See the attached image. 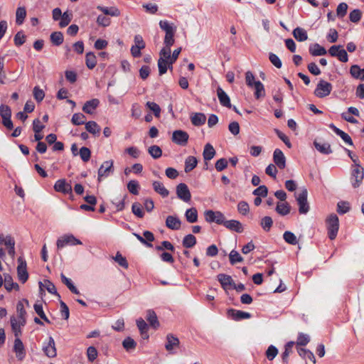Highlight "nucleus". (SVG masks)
I'll list each match as a JSON object with an SVG mask.
<instances>
[{
  "label": "nucleus",
  "mask_w": 364,
  "mask_h": 364,
  "mask_svg": "<svg viewBox=\"0 0 364 364\" xmlns=\"http://www.w3.org/2000/svg\"><path fill=\"white\" fill-rule=\"evenodd\" d=\"M245 82L248 87L255 89V97L259 99L265 96V90L264 85L259 80H255V75L251 71L245 73Z\"/></svg>",
  "instance_id": "f257e3e1"
},
{
  "label": "nucleus",
  "mask_w": 364,
  "mask_h": 364,
  "mask_svg": "<svg viewBox=\"0 0 364 364\" xmlns=\"http://www.w3.org/2000/svg\"><path fill=\"white\" fill-rule=\"evenodd\" d=\"M328 235L330 240H334L339 229V220L336 214H331L326 219Z\"/></svg>",
  "instance_id": "f03ea898"
},
{
  "label": "nucleus",
  "mask_w": 364,
  "mask_h": 364,
  "mask_svg": "<svg viewBox=\"0 0 364 364\" xmlns=\"http://www.w3.org/2000/svg\"><path fill=\"white\" fill-rule=\"evenodd\" d=\"M364 178V168L359 164H355L353 166L351 172V183L353 188H358L361 184Z\"/></svg>",
  "instance_id": "7ed1b4c3"
},
{
  "label": "nucleus",
  "mask_w": 364,
  "mask_h": 364,
  "mask_svg": "<svg viewBox=\"0 0 364 364\" xmlns=\"http://www.w3.org/2000/svg\"><path fill=\"white\" fill-rule=\"evenodd\" d=\"M307 196L308 192L306 188H303L299 193L295 194L300 214H306L309 210V205L307 202Z\"/></svg>",
  "instance_id": "20e7f679"
},
{
  "label": "nucleus",
  "mask_w": 364,
  "mask_h": 364,
  "mask_svg": "<svg viewBox=\"0 0 364 364\" xmlns=\"http://www.w3.org/2000/svg\"><path fill=\"white\" fill-rule=\"evenodd\" d=\"M332 88V85L330 82L320 80L314 90V95L319 98L325 97L330 95Z\"/></svg>",
  "instance_id": "39448f33"
},
{
  "label": "nucleus",
  "mask_w": 364,
  "mask_h": 364,
  "mask_svg": "<svg viewBox=\"0 0 364 364\" xmlns=\"http://www.w3.org/2000/svg\"><path fill=\"white\" fill-rule=\"evenodd\" d=\"M113 160L105 161L100 167L97 172V180L100 181L102 178L108 177L113 171Z\"/></svg>",
  "instance_id": "423d86ee"
},
{
  "label": "nucleus",
  "mask_w": 364,
  "mask_h": 364,
  "mask_svg": "<svg viewBox=\"0 0 364 364\" xmlns=\"http://www.w3.org/2000/svg\"><path fill=\"white\" fill-rule=\"evenodd\" d=\"M205 219L208 223H215L219 225H223L225 218L220 211H213L208 210L204 213Z\"/></svg>",
  "instance_id": "0eeeda50"
},
{
  "label": "nucleus",
  "mask_w": 364,
  "mask_h": 364,
  "mask_svg": "<svg viewBox=\"0 0 364 364\" xmlns=\"http://www.w3.org/2000/svg\"><path fill=\"white\" fill-rule=\"evenodd\" d=\"M56 245L58 249H61L66 245H82V242L73 235H65L58 239Z\"/></svg>",
  "instance_id": "6e6552de"
},
{
  "label": "nucleus",
  "mask_w": 364,
  "mask_h": 364,
  "mask_svg": "<svg viewBox=\"0 0 364 364\" xmlns=\"http://www.w3.org/2000/svg\"><path fill=\"white\" fill-rule=\"evenodd\" d=\"M177 197L181 200L188 203L191 199V194L186 183H181L176 186V189Z\"/></svg>",
  "instance_id": "1a4fd4ad"
},
{
  "label": "nucleus",
  "mask_w": 364,
  "mask_h": 364,
  "mask_svg": "<svg viewBox=\"0 0 364 364\" xmlns=\"http://www.w3.org/2000/svg\"><path fill=\"white\" fill-rule=\"evenodd\" d=\"M17 274L20 282L25 283L28 278V274L26 268L25 259L20 257L18 258Z\"/></svg>",
  "instance_id": "9d476101"
},
{
  "label": "nucleus",
  "mask_w": 364,
  "mask_h": 364,
  "mask_svg": "<svg viewBox=\"0 0 364 364\" xmlns=\"http://www.w3.org/2000/svg\"><path fill=\"white\" fill-rule=\"evenodd\" d=\"M189 139L188 134L183 130H176L172 134V141L180 146H186Z\"/></svg>",
  "instance_id": "9b49d317"
},
{
  "label": "nucleus",
  "mask_w": 364,
  "mask_h": 364,
  "mask_svg": "<svg viewBox=\"0 0 364 364\" xmlns=\"http://www.w3.org/2000/svg\"><path fill=\"white\" fill-rule=\"evenodd\" d=\"M10 320L11 328L15 336V338H20V336L22 333L21 327L25 326L26 320L21 319V321L14 316H11Z\"/></svg>",
  "instance_id": "f8f14e48"
},
{
  "label": "nucleus",
  "mask_w": 364,
  "mask_h": 364,
  "mask_svg": "<svg viewBox=\"0 0 364 364\" xmlns=\"http://www.w3.org/2000/svg\"><path fill=\"white\" fill-rule=\"evenodd\" d=\"M43 350L48 358H55L57 355L55 341L51 336L49 337L48 341L44 343Z\"/></svg>",
  "instance_id": "ddd939ff"
},
{
  "label": "nucleus",
  "mask_w": 364,
  "mask_h": 364,
  "mask_svg": "<svg viewBox=\"0 0 364 364\" xmlns=\"http://www.w3.org/2000/svg\"><path fill=\"white\" fill-rule=\"evenodd\" d=\"M14 351L16 357L18 360H23L26 357V350L23 342L20 338H15L14 345Z\"/></svg>",
  "instance_id": "4468645a"
},
{
  "label": "nucleus",
  "mask_w": 364,
  "mask_h": 364,
  "mask_svg": "<svg viewBox=\"0 0 364 364\" xmlns=\"http://www.w3.org/2000/svg\"><path fill=\"white\" fill-rule=\"evenodd\" d=\"M54 189L64 194H72V186L65 179L58 180L54 185Z\"/></svg>",
  "instance_id": "2eb2a0df"
},
{
  "label": "nucleus",
  "mask_w": 364,
  "mask_h": 364,
  "mask_svg": "<svg viewBox=\"0 0 364 364\" xmlns=\"http://www.w3.org/2000/svg\"><path fill=\"white\" fill-rule=\"evenodd\" d=\"M273 161L275 165L280 169L286 166V157L279 149H276L273 153Z\"/></svg>",
  "instance_id": "dca6fc26"
},
{
  "label": "nucleus",
  "mask_w": 364,
  "mask_h": 364,
  "mask_svg": "<svg viewBox=\"0 0 364 364\" xmlns=\"http://www.w3.org/2000/svg\"><path fill=\"white\" fill-rule=\"evenodd\" d=\"M228 316L235 321L247 319L251 317V314L240 310L230 309L228 310Z\"/></svg>",
  "instance_id": "f3484780"
},
{
  "label": "nucleus",
  "mask_w": 364,
  "mask_h": 364,
  "mask_svg": "<svg viewBox=\"0 0 364 364\" xmlns=\"http://www.w3.org/2000/svg\"><path fill=\"white\" fill-rule=\"evenodd\" d=\"M180 341L178 338L172 334H168L166 336V343L165 344V348L167 351L171 353H173V350L179 346Z\"/></svg>",
  "instance_id": "a211bd4d"
},
{
  "label": "nucleus",
  "mask_w": 364,
  "mask_h": 364,
  "mask_svg": "<svg viewBox=\"0 0 364 364\" xmlns=\"http://www.w3.org/2000/svg\"><path fill=\"white\" fill-rule=\"evenodd\" d=\"M217 277L222 287L225 290L232 288V286L234 285V281L230 276L225 274H220Z\"/></svg>",
  "instance_id": "6ab92c4d"
},
{
  "label": "nucleus",
  "mask_w": 364,
  "mask_h": 364,
  "mask_svg": "<svg viewBox=\"0 0 364 364\" xmlns=\"http://www.w3.org/2000/svg\"><path fill=\"white\" fill-rule=\"evenodd\" d=\"M223 225L226 228H228L232 231H235V232H240V233L243 232V227H242V223L240 221L236 220H225Z\"/></svg>",
  "instance_id": "aec40b11"
},
{
  "label": "nucleus",
  "mask_w": 364,
  "mask_h": 364,
  "mask_svg": "<svg viewBox=\"0 0 364 364\" xmlns=\"http://www.w3.org/2000/svg\"><path fill=\"white\" fill-rule=\"evenodd\" d=\"M181 221L180 219L173 215H168L166 220V226L173 230H177L181 228Z\"/></svg>",
  "instance_id": "412c9836"
},
{
  "label": "nucleus",
  "mask_w": 364,
  "mask_h": 364,
  "mask_svg": "<svg viewBox=\"0 0 364 364\" xmlns=\"http://www.w3.org/2000/svg\"><path fill=\"white\" fill-rule=\"evenodd\" d=\"M330 128L337 134L347 144L350 146L353 145V142L350 138V136L341 129L336 127L333 124H331L329 125Z\"/></svg>",
  "instance_id": "4be33fe9"
},
{
  "label": "nucleus",
  "mask_w": 364,
  "mask_h": 364,
  "mask_svg": "<svg viewBox=\"0 0 364 364\" xmlns=\"http://www.w3.org/2000/svg\"><path fill=\"white\" fill-rule=\"evenodd\" d=\"M217 95L221 105L229 108L231 107L229 96L220 87H218L217 89Z\"/></svg>",
  "instance_id": "5701e85b"
},
{
  "label": "nucleus",
  "mask_w": 364,
  "mask_h": 364,
  "mask_svg": "<svg viewBox=\"0 0 364 364\" xmlns=\"http://www.w3.org/2000/svg\"><path fill=\"white\" fill-rule=\"evenodd\" d=\"M100 101L98 99H92L87 101L82 107V111L87 114H92L95 109L99 106Z\"/></svg>",
  "instance_id": "b1692460"
},
{
  "label": "nucleus",
  "mask_w": 364,
  "mask_h": 364,
  "mask_svg": "<svg viewBox=\"0 0 364 364\" xmlns=\"http://www.w3.org/2000/svg\"><path fill=\"white\" fill-rule=\"evenodd\" d=\"M4 287L8 291H11L14 289L18 290L19 288L18 284L14 282L12 277L9 274H4Z\"/></svg>",
  "instance_id": "393cba45"
},
{
  "label": "nucleus",
  "mask_w": 364,
  "mask_h": 364,
  "mask_svg": "<svg viewBox=\"0 0 364 364\" xmlns=\"http://www.w3.org/2000/svg\"><path fill=\"white\" fill-rule=\"evenodd\" d=\"M152 186L154 190L163 198H166L168 196L169 191L165 188L161 182L155 181L152 183Z\"/></svg>",
  "instance_id": "a878e982"
},
{
  "label": "nucleus",
  "mask_w": 364,
  "mask_h": 364,
  "mask_svg": "<svg viewBox=\"0 0 364 364\" xmlns=\"http://www.w3.org/2000/svg\"><path fill=\"white\" fill-rule=\"evenodd\" d=\"M350 73L353 77L364 80V68H360L359 65H352L350 68Z\"/></svg>",
  "instance_id": "bb28decb"
},
{
  "label": "nucleus",
  "mask_w": 364,
  "mask_h": 364,
  "mask_svg": "<svg viewBox=\"0 0 364 364\" xmlns=\"http://www.w3.org/2000/svg\"><path fill=\"white\" fill-rule=\"evenodd\" d=\"M191 121L194 126H201L205 124L206 117L203 113L197 112L191 117Z\"/></svg>",
  "instance_id": "cd10ccee"
},
{
  "label": "nucleus",
  "mask_w": 364,
  "mask_h": 364,
  "mask_svg": "<svg viewBox=\"0 0 364 364\" xmlns=\"http://www.w3.org/2000/svg\"><path fill=\"white\" fill-rule=\"evenodd\" d=\"M314 144L317 151L323 154H329L332 153L331 145L328 143H320L314 141Z\"/></svg>",
  "instance_id": "c85d7f7f"
},
{
  "label": "nucleus",
  "mask_w": 364,
  "mask_h": 364,
  "mask_svg": "<svg viewBox=\"0 0 364 364\" xmlns=\"http://www.w3.org/2000/svg\"><path fill=\"white\" fill-rule=\"evenodd\" d=\"M198 164V160L195 156H189L185 160V168L186 173H188L194 169Z\"/></svg>",
  "instance_id": "c756f323"
},
{
  "label": "nucleus",
  "mask_w": 364,
  "mask_h": 364,
  "mask_svg": "<svg viewBox=\"0 0 364 364\" xmlns=\"http://www.w3.org/2000/svg\"><path fill=\"white\" fill-rule=\"evenodd\" d=\"M292 33L296 40L299 42L305 41L308 38L306 31L300 27L294 28Z\"/></svg>",
  "instance_id": "7c9ffc66"
},
{
  "label": "nucleus",
  "mask_w": 364,
  "mask_h": 364,
  "mask_svg": "<svg viewBox=\"0 0 364 364\" xmlns=\"http://www.w3.org/2000/svg\"><path fill=\"white\" fill-rule=\"evenodd\" d=\"M309 53L313 56H320L326 55L327 51L325 48L320 46L318 43H314L313 46H310Z\"/></svg>",
  "instance_id": "2f4dec72"
},
{
  "label": "nucleus",
  "mask_w": 364,
  "mask_h": 364,
  "mask_svg": "<svg viewBox=\"0 0 364 364\" xmlns=\"http://www.w3.org/2000/svg\"><path fill=\"white\" fill-rule=\"evenodd\" d=\"M146 320L149 322V324L154 328H156L159 326V322L157 318L156 313L149 309L146 311Z\"/></svg>",
  "instance_id": "473e14b6"
},
{
  "label": "nucleus",
  "mask_w": 364,
  "mask_h": 364,
  "mask_svg": "<svg viewBox=\"0 0 364 364\" xmlns=\"http://www.w3.org/2000/svg\"><path fill=\"white\" fill-rule=\"evenodd\" d=\"M215 155V150L210 144H206L203 152V159L205 161L211 160Z\"/></svg>",
  "instance_id": "72a5a7b5"
},
{
  "label": "nucleus",
  "mask_w": 364,
  "mask_h": 364,
  "mask_svg": "<svg viewBox=\"0 0 364 364\" xmlns=\"http://www.w3.org/2000/svg\"><path fill=\"white\" fill-rule=\"evenodd\" d=\"M97 9L102 11L105 15H109L111 16H119L120 15L119 10L114 6L109 8L99 6Z\"/></svg>",
  "instance_id": "f704fd0d"
},
{
  "label": "nucleus",
  "mask_w": 364,
  "mask_h": 364,
  "mask_svg": "<svg viewBox=\"0 0 364 364\" xmlns=\"http://www.w3.org/2000/svg\"><path fill=\"white\" fill-rule=\"evenodd\" d=\"M159 55H163V58L171 65H173L178 59L176 58H173V56L171 55V48H163L159 52Z\"/></svg>",
  "instance_id": "c9c22d12"
},
{
  "label": "nucleus",
  "mask_w": 364,
  "mask_h": 364,
  "mask_svg": "<svg viewBox=\"0 0 364 364\" xmlns=\"http://www.w3.org/2000/svg\"><path fill=\"white\" fill-rule=\"evenodd\" d=\"M185 216L187 220V221L190 223H193L197 222L198 220V211L196 208H191L189 209H187L185 213Z\"/></svg>",
  "instance_id": "e433bc0d"
},
{
  "label": "nucleus",
  "mask_w": 364,
  "mask_h": 364,
  "mask_svg": "<svg viewBox=\"0 0 364 364\" xmlns=\"http://www.w3.org/2000/svg\"><path fill=\"white\" fill-rule=\"evenodd\" d=\"M276 211L280 215H287L290 213V205L287 202L278 203L277 204Z\"/></svg>",
  "instance_id": "4c0bfd02"
},
{
  "label": "nucleus",
  "mask_w": 364,
  "mask_h": 364,
  "mask_svg": "<svg viewBox=\"0 0 364 364\" xmlns=\"http://www.w3.org/2000/svg\"><path fill=\"white\" fill-rule=\"evenodd\" d=\"M159 24L161 29L165 31L166 33H176V28L173 23H169L168 21L161 20L159 21Z\"/></svg>",
  "instance_id": "58836bf2"
},
{
  "label": "nucleus",
  "mask_w": 364,
  "mask_h": 364,
  "mask_svg": "<svg viewBox=\"0 0 364 364\" xmlns=\"http://www.w3.org/2000/svg\"><path fill=\"white\" fill-rule=\"evenodd\" d=\"M63 34L60 31H55L50 34V41L54 46H60L63 43Z\"/></svg>",
  "instance_id": "ea45409f"
},
{
  "label": "nucleus",
  "mask_w": 364,
  "mask_h": 364,
  "mask_svg": "<svg viewBox=\"0 0 364 364\" xmlns=\"http://www.w3.org/2000/svg\"><path fill=\"white\" fill-rule=\"evenodd\" d=\"M136 326L144 338H147L148 325L141 318L136 320Z\"/></svg>",
  "instance_id": "a19ab883"
},
{
  "label": "nucleus",
  "mask_w": 364,
  "mask_h": 364,
  "mask_svg": "<svg viewBox=\"0 0 364 364\" xmlns=\"http://www.w3.org/2000/svg\"><path fill=\"white\" fill-rule=\"evenodd\" d=\"M182 244L186 248H191L196 244V238L192 234H188L183 237Z\"/></svg>",
  "instance_id": "79ce46f5"
},
{
  "label": "nucleus",
  "mask_w": 364,
  "mask_h": 364,
  "mask_svg": "<svg viewBox=\"0 0 364 364\" xmlns=\"http://www.w3.org/2000/svg\"><path fill=\"white\" fill-rule=\"evenodd\" d=\"M85 64H86L87 67L90 70L93 69L96 66L97 58L93 53L89 52L86 54Z\"/></svg>",
  "instance_id": "37998d69"
},
{
  "label": "nucleus",
  "mask_w": 364,
  "mask_h": 364,
  "mask_svg": "<svg viewBox=\"0 0 364 364\" xmlns=\"http://www.w3.org/2000/svg\"><path fill=\"white\" fill-rule=\"evenodd\" d=\"M85 129L88 132L94 135L99 134L100 132V127L94 121L85 123Z\"/></svg>",
  "instance_id": "c03bdc74"
},
{
  "label": "nucleus",
  "mask_w": 364,
  "mask_h": 364,
  "mask_svg": "<svg viewBox=\"0 0 364 364\" xmlns=\"http://www.w3.org/2000/svg\"><path fill=\"white\" fill-rule=\"evenodd\" d=\"M26 16V11L25 7H18L16 11V23L18 25H21Z\"/></svg>",
  "instance_id": "a18cd8bd"
},
{
  "label": "nucleus",
  "mask_w": 364,
  "mask_h": 364,
  "mask_svg": "<svg viewBox=\"0 0 364 364\" xmlns=\"http://www.w3.org/2000/svg\"><path fill=\"white\" fill-rule=\"evenodd\" d=\"M62 282L67 286L71 292L75 294H79L80 292L77 289L73 284L70 279L66 277L63 273L60 274Z\"/></svg>",
  "instance_id": "49530a36"
},
{
  "label": "nucleus",
  "mask_w": 364,
  "mask_h": 364,
  "mask_svg": "<svg viewBox=\"0 0 364 364\" xmlns=\"http://www.w3.org/2000/svg\"><path fill=\"white\" fill-rule=\"evenodd\" d=\"M298 353L303 358H307L312 361L314 364L316 363L315 356L311 350L305 348H299Z\"/></svg>",
  "instance_id": "de8ad7c7"
},
{
  "label": "nucleus",
  "mask_w": 364,
  "mask_h": 364,
  "mask_svg": "<svg viewBox=\"0 0 364 364\" xmlns=\"http://www.w3.org/2000/svg\"><path fill=\"white\" fill-rule=\"evenodd\" d=\"M168 64V63H167V60L163 58V55H159V58L158 60V68L160 75H162L167 72Z\"/></svg>",
  "instance_id": "09e8293b"
},
{
  "label": "nucleus",
  "mask_w": 364,
  "mask_h": 364,
  "mask_svg": "<svg viewBox=\"0 0 364 364\" xmlns=\"http://www.w3.org/2000/svg\"><path fill=\"white\" fill-rule=\"evenodd\" d=\"M283 238L288 244L295 245L298 243L296 235L290 231H285L283 235Z\"/></svg>",
  "instance_id": "8fccbe9b"
},
{
  "label": "nucleus",
  "mask_w": 364,
  "mask_h": 364,
  "mask_svg": "<svg viewBox=\"0 0 364 364\" xmlns=\"http://www.w3.org/2000/svg\"><path fill=\"white\" fill-rule=\"evenodd\" d=\"M148 152L155 159L160 158L162 155V150L157 145H152L149 147Z\"/></svg>",
  "instance_id": "3c124183"
},
{
  "label": "nucleus",
  "mask_w": 364,
  "mask_h": 364,
  "mask_svg": "<svg viewBox=\"0 0 364 364\" xmlns=\"http://www.w3.org/2000/svg\"><path fill=\"white\" fill-rule=\"evenodd\" d=\"M294 345V341H289L285 345V350L282 353V360L284 364L288 363V357L289 354L291 353V349Z\"/></svg>",
  "instance_id": "603ef678"
},
{
  "label": "nucleus",
  "mask_w": 364,
  "mask_h": 364,
  "mask_svg": "<svg viewBox=\"0 0 364 364\" xmlns=\"http://www.w3.org/2000/svg\"><path fill=\"white\" fill-rule=\"evenodd\" d=\"M230 262L231 264H235L237 262L243 261L242 257L238 253L237 251L233 250L229 255Z\"/></svg>",
  "instance_id": "864d4df0"
},
{
  "label": "nucleus",
  "mask_w": 364,
  "mask_h": 364,
  "mask_svg": "<svg viewBox=\"0 0 364 364\" xmlns=\"http://www.w3.org/2000/svg\"><path fill=\"white\" fill-rule=\"evenodd\" d=\"M85 116L82 113H75L73 115L71 122L75 125L85 124Z\"/></svg>",
  "instance_id": "5fc2aeb1"
},
{
  "label": "nucleus",
  "mask_w": 364,
  "mask_h": 364,
  "mask_svg": "<svg viewBox=\"0 0 364 364\" xmlns=\"http://www.w3.org/2000/svg\"><path fill=\"white\" fill-rule=\"evenodd\" d=\"M260 225L264 231L268 232L273 225V220L271 217L265 216L262 218Z\"/></svg>",
  "instance_id": "6e6d98bb"
},
{
  "label": "nucleus",
  "mask_w": 364,
  "mask_h": 364,
  "mask_svg": "<svg viewBox=\"0 0 364 364\" xmlns=\"http://www.w3.org/2000/svg\"><path fill=\"white\" fill-rule=\"evenodd\" d=\"M146 106L147 108H149L151 111L153 112L156 117H160L161 108L159 105L154 102H147L146 103Z\"/></svg>",
  "instance_id": "4d7b16f0"
},
{
  "label": "nucleus",
  "mask_w": 364,
  "mask_h": 364,
  "mask_svg": "<svg viewBox=\"0 0 364 364\" xmlns=\"http://www.w3.org/2000/svg\"><path fill=\"white\" fill-rule=\"evenodd\" d=\"M139 183H138V181H136L135 180H132L127 183L128 191L134 195L139 194Z\"/></svg>",
  "instance_id": "13d9d810"
},
{
  "label": "nucleus",
  "mask_w": 364,
  "mask_h": 364,
  "mask_svg": "<svg viewBox=\"0 0 364 364\" xmlns=\"http://www.w3.org/2000/svg\"><path fill=\"white\" fill-rule=\"evenodd\" d=\"M132 213L138 218H142L144 213L142 210V206L139 203H134L132 206Z\"/></svg>",
  "instance_id": "bf43d9fd"
},
{
  "label": "nucleus",
  "mask_w": 364,
  "mask_h": 364,
  "mask_svg": "<svg viewBox=\"0 0 364 364\" xmlns=\"http://www.w3.org/2000/svg\"><path fill=\"white\" fill-rule=\"evenodd\" d=\"M174 35H175V33H170L165 34V37H164V43L165 46L164 48H171V46H173L175 42Z\"/></svg>",
  "instance_id": "052dcab7"
},
{
  "label": "nucleus",
  "mask_w": 364,
  "mask_h": 364,
  "mask_svg": "<svg viewBox=\"0 0 364 364\" xmlns=\"http://www.w3.org/2000/svg\"><path fill=\"white\" fill-rule=\"evenodd\" d=\"M60 21L59 23V25L61 28H64L67 26L72 20V16L71 14H68V12H64L60 18Z\"/></svg>",
  "instance_id": "680f3d73"
},
{
  "label": "nucleus",
  "mask_w": 364,
  "mask_h": 364,
  "mask_svg": "<svg viewBox=\"0 0 364 364\" xmlns=\"http://www.w3.org/2000/svg\"><path fill=\"white\" fill-rule=\"evenodd\" d=\"M114 261L117 262L121 267H124L126 269L128 268L129 264L124 257L122 255L120 252H117L114 257H113Z\"/></svg>",
  "instance_id": "e2e57ef3"
},
{
  "label": "nucleus",
  "mask_w": 364,
  "mask_h": 364,
  "mask_svg": "<svg viewBox=\"0 0 364 364\" xmlns=\"http://www.w3.org/2000/svg\"><path fill=\"white\" fill-rule=\"evenodd\" d=\"M79 154L82 160L87 162L90 159L91 151L88 148L83 146L80 149Z\"/></svg>",
  "instance_id": "0e129e2a"
},
{
  "label": "nucleus",
  "mask_w": 364,
  "mask_h": 364,
  "mask_svg": "<svg viewBox=\"0 0 364 364\" xmlns=\"http://www.w3.org/2000/svg\"><path fill=\"white\" fill-rule=\"evenodd\" d=\"M278 354V350L277 348L271 345L268 347L267 350H266V356L268 360H272Z\"/></svg>",
  "instance_id": "69168bd1"
},
{
  "label": "nucleus",
  "mask_w": 364,
  "mask_h": 364,
  "mask_svg": "<svg viewBox=\"0 0 364 364\" xmlns=\"http://www.w3.org/2000/svg\"><path fill=\"white\" fill-rule=\"evenodd\" d=\"M350 210L349 203L346 201H340L337 204V211L340 214L346 213Z\"/></svg>",
  "instance_id": "338daca9"
},
{
  "label": "nucleus",
  "mask_w": 364,
  "mask_h": 364,
  "mask_svg": "<svg viewBox=\"0 0 364 364\" xmlns=\"http://www.w3.org/2000/svg\"><path fill=\"white\" fill-rule=\"evenodd\" d=\"M310 341V337L308 334L300 333L298 336L296 344L298 346H306Z\"/></svg>",
  "instance_id": "774afa93"
}]
</instances>
